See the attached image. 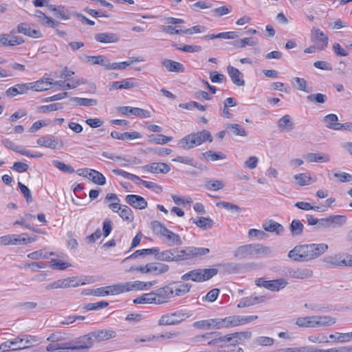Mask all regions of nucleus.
I'll use <instances>...</instances> for the list:
<instances>
[{
  "label": "nucleus",
  "mask_w": 352,
  "mask_h": 352,
  "mask_svg": "<svg viewBox=\"0 0 352 352\" xmlns=\"http://www.w3.org/2000/svg\"><path fill=\"white\" fill-rule=\"evenodd\" d=\"M329 248L326 243H309L295 246L288 253V257L297 262H307L323 254Z\"/></svg>",
  "instance_id": "nucleus-1"
},
{
  "label": "nucleus",
  "mask_w": 352,
  "mask_h": 352,
  "mask_svg": "<svg viewBox=\"0 0 352 352\" xmlns=\"http://www.w3.org/2000/svg\"><path fill=\"white\" fill-rule=\"evenodd\" d=\"M205 141L212 142L211 133L206 130L186 135L179 141L178 145L183 149L188 150L201 145Z\"/></svg>",
  "instance_id": "nucleus-2"
},
{
  "label": "nucleus",
  "mask_w": 352,
  "mask_h": 352,
  "mask_svg": "<svg viewBox=\"0 0 352 352\" xmlns=\"http://www.w3.org/2000/svg\"><path fill=\"white\" fill-rule=\"evenodd\" d=\"M270 249L261 244H248L239 247L234 252V256L240 259L267 254Z\"/></svg>",
  "instance_id": "nucleus-3"
},
{
  "label": "nucleus",
  "mask_w": 352,
  "mask_h": 352,
  "mask_svg": "<svg viewBox=\"0 0 352 352\" xmlns=\"http://www.w3.org/2000/svg\"><path fill=\"white\" fill-rule=\"evenodd\" d=\"M219 272L217 268H199L192 270L181 277L183 281L191 280L194 282L201 283L210 280Z\"/></svg>",
  "instance_id": "nucleus-4"
},
{
  "label": "nucleus",
  "mask_w": 352,
  "mask_h": 352,
  "mask_svg": "<svg viewBox=\"0 0 352 352\" xmlns=\"http://www.w3.org/2000/svg\"><path fill=\"white\" fill-rule=\"evenodd\" d=\"M151 228L155 234L164 237L166 241L169 243V245H180L182 244L179 235L167 229L160 221H154L151 222Z\"/></svg>",
  "instance_id": "nucleus-5"
},
{
  "label": "nucleus",
  "mask_w": 352,
  "mask_h": 352,
  "mask_svg": "<svg viewBox=\"0 0 352 352\" xmlns=\"http://www.w3.org/2000/svg\"><path fill=\"white\" fill-rule=\"evenodd\" d=\"M190 315L185 311L179 310L173 313L164 314L158 320V325H175L188 318Z\"/></svg>",
  "instance_id": "nucleus-6"
},
{
  "label": "nucleus",
  "mask_w": 352,
  "mask_h": 352,
  "mask_svg": "<svg viewBox=\"0 0 352 352\" xmlns=\"http://www.w3.org/2000/svg\"><path fill=\"white\" fill-rule=\"evenodd\" d=\"M184 254L181 253V250L178 248H173L166 250L161 252H157L155 257L157 260L162 261H184Z\"/></svg>",
  "instance_id": "nucleus-7"
},
{
  "label": "nucleus",
  "mask_w": 352,
  "mask_h": 352,
  "mask_svg": "<svg viewBox=\"0 0 352 352\" xmlns=\"http://www.w3.org/2000/svg\"><path fill=\"white\" fill-rule=\"evenodd\" d=\"M37 340L33 336L24 335L21 337L18 336L14 339L10 340V343L12 344V350H22L29 348L33 345V343Z\"/></svg>",
  "instance_id": "nucleus-8"
},
{
  "label": "nucleus",
  "mask_w": 352,
  "mask_h": 352,
  "mask_svg": "<svg viewBox=\"0 0 352 352\" xmlns=\"http://www.w3.org/2000/svg\"><path fill=\"white\" fill-rule=\"evenodd\" d=\"M36 143L41 146L52 149H58L63 146L62 141L53 135L43 136L37 140Z\"/></svg>",
  "instance_id": "nucleus-9"
},
{
  "label": "nucleus",
  "mask_w": 352,
  "mask_h": 352,
  "mask_svg": "<svg viewBox=\"0 0 352 352\" xmlns=\"http://www.w3.org/2000/svg\"><path fill=\"white\" fill-rule=\"evenodd\" d=\"M72 342L75 344L76 350L88 351L94 345V341L91 332L74 338Z\"/></svg>",
  "instance_id": "nucleus-10"
},
{
  "label": "nucleus",
  "mask_w": 352,
  "mask_h": 352,
  "mask_svg": "<svg viewBox=\"0 0 352 352\" xmlns=\"http://www.w3.org/2000/svg\"><path fill=\"white\" fill-rule=\"evenodd\" d=\"M210 252V250L206 248H197L189 246L181 250V253L184 254V261H187L192 258L201 257Z\"/></svg>",
  "instance_id": "nucleus-11"
},
{
  "label": "nucleus",
  "mask_w": 352,
  "mask_h": 352,
  "mask_svg": "<svg viewBox=\"0 0 352 352\" xmlns=\"http://www.w3.org/2000/svg\"><path fill=\"white\" fill-rule=\"evenodd\" d=\"M153 294L156 300L155 304L161 305L166 302L169 298L173 297L174 290L170 286L167 285L153 292Z\"/></svg>",
  "instance_id": "nucleus-12"
},
{
  "label": "nucleus",
  "mask_w": 352,
  "mask_h": 352,
  "mask_svg": "<svg viewBox=\"0 0 352 352\" xmlns=\"http://www.w3.org/2000/svg\"><path fill=\"white\" fill-rule=\"evenodd\" d=\"M192 327L196 329L203 330L210 329H220L221 327V318H211L208 320H202L195 322L192 324Z\"/></svg>",
  "instance_id": "nucleus-13"
},
{
  "label": "nucleus",
  "mask_w": 352,
  "mask_h": 352,
  "mask_svg": "<svg viewBox=\"0 0 352 352\" xmlns=\"http://www.w3.org/2000/svg\"><path fill=\"white\" fill-rule=\"evenodd\" d=\"M118 110L120 113L126 116L133 115L141 118H147L151 117L150 111L138 107L124 106L119 107Z\"/></svg>",
  "instance_id": "nucleus-14"
},
{
  "label": "nucleus",
  "mask_w": 352,
  "mask_h": 352,
  "mask_svg": "<svg viewBox=\"0 0 352 352\" xmlns=\"http://www.w3.org/2000/svg\"><path fill=\"white\" fill-rule=\"evenodd\" d=\"M311 40L317 43L318 50H324L328 45L329 38L320 29L314 28L311 30Z\"/></svg>",
  "instance_id": "nucleus-15"
},
{
  "label": "nucleus",
  "mask_w": 352,
  "mask_h": 352,
  "mask_svg": "<svg viewBox=\"0 0 352 352\" xmlns=\"http://www.w3.org/2000/svg\"><path fill=\"white\" fill-rule=\"evenodd\" d=\"M125 201L127 204L138 210L145 209L148 206L146 199L142 196L138 195H126L125 197Z\"/></svg>",
  "instance_id": "nucleus-16"
},
{
  "label": "nucleus",
  "mask_w": 352,
  "mask_h": 352,
  "mask_svg": "<svg viewBox=\"0 0 352 352\" xmlns=\"http://www.w3.org/2000/svg\"><path fill=\"white\" fill-rule=\"evenodd\" d=\"M142 168L153 173H167L170 170V166L164 162H153L144 166Z\"/></svg>",
  "instance_id": "nucleus-17"
},
{
  "label": "nucleus",
  "mask_w": 352,
  "mask_h": 352,
  "mask_svg": "<svg viewBox=\"0 0 352 352\" xmlns=\"http://www.w3.org/2000/svg\"><path fill=\"white\" fill-rule=\"evenodd\" d=\"M94 343L100 342L113 338L116 336V332L110 329H102L91 331Z\"/></svg>",
  "instance_id": "nucleus-18"
},
{
  "label": "nucleus",
  "mask_w": 352,
  "mask_h": 352,
  "mask_svg": "<svg viewBox=\"0 0 352 352\" xmlns=\"http://www.w3.org/2000/svg\"><path fill=\"white\" fill-rule=\"evenodd\" d=\"M28 85L30 89L43 91L50 89V86L53 85V80L50 78H43L36 82H30Z\"/></svg>",
  "instance_id": "nucleus-19"
},
{
  "label": "nucleus",
  "mask_w": 352,
  "mask_h": 352,
  "mask_svg": "<svg viewBox=\"0 0 352 352\" xmlns=\"http://www.w3.org/2000/svg\"><path fill=\"white\" fill-rule=\"evenodd\" d=\"M227 72L234 85L239 87L245 85L243 75L237 68L228 65L227 67Z\"/></svg>",
  "instance_id": "nucleus-20"
},
{
  "label": "nucleus",
  "mask_w": 352,
  "mask_h": 352,
  "mask_svg": "<svg viewBox=\"0 0 352 352\" xmlns=\"http://www.w3.org/2000/svg\"><path fill=\"white\" fill-rule=\"evenodd\" d=\"M49 10L53 12L54 16L57 19L68 20L71 18L70 12L65 9L63 6L51 5L49 6Z\"/></svg>",
  "instance_id": "nucleus-21"
},
{
  "label": "nucleus",
  "mask_w": 352,
  "mask_h": 352,
  "mask_svg": "<svg viewBox=\"0 0 352 352\" xmlns=\"http://www.w3.org/2000/svg\"><path fill=\"white\" fill-rule=\"evenodd\" d=\"M168 270L169 266L167 264L158 262L149 263V274L153 276L162 275Z\"/></svg>",
  "instance_id": "nucleus-22"
},
{
  "label": "nucleus",
  "mask_w": 352,
  "mask_h": 352,
  "mask_svg": "<svg viewBox=\"0 0 352 352\" xmlns=\"http://www.w3.org/2000/svg\"><path fill=\"white\" fill-rule=\"evenodd\" d=\"M162 65L170 72L183 73L185 70L184 65L177 61L164 59L162 61Z\"/></svg>",
  "instance_id": "nucleus-23"
},
{
  "label": "nucleus",
  "mask_w": 352,
  "mask_h": 352,
  "mask_svg": "<svg viewBox=\"0 0 352 352\" xmlns=\"http://www.w3.org/2000/svg\"><path fill=\"white\" fill-rule=\"evenodd\" d=\"M29 90L28 83L17 84L8 88L6 91V95L8 97H14L17 94H26Z\"/></svg>",
  "instance_id": "nucleus-24"
},
{
  "label": "nucleus",
  "mask_w": 352,
  "mask_h": 352,
  "mask_svg": "<svg viewBox=\"0 0 352 352\" xmlns=\"http://www.w3.org/2000/svg\"><path fill=\"white\" fill-rule=\"evenodd\" d=\"M287 275L293 278L305 279L311 278L313 276V272L309 269H290L287 272Z\"/></svg>",
  "instance_id": "nucleus-25"
},
{
  "label": "nucleus",
  "mask_w": 352,
  "mask_h": 352,
  "mask_svg": "<svg viewBox=\"0 0 352 352\" xmlns=\"http://www.w3.org/2000/svg\"><path fill=\"white\" fill-rule=\"evenodd\" d=\"M265 301V297L263 296H248L246 298H243L239 302L237 307L239 308H243L246 307H250L252 305H254L256 304H259Z\"/></svg>",
  "instance_id": "nucleus-26"
},
{
  "label": "nucleus",
  "mask_w": 352,
  "mask_h": 352,
  "mask_svg": "<svg viewBox=\"0 0 352 352\" xmlns=\"http://www.w3.org/2000/svg\"><path fill=\"white\" fill-rule=\"evenodd\" d=\"M263 229L269 232H275L276 234H280L284 230V227L279 223L274 220H268L263 223Z\"/></svg>",
  "instance_id": "nucleus-27"
},
{
  "label": "nucleus",
  "mask_w": 352,
  "mask_h": 352,
  "mask_svg": "<svg viewBox=\"0 0 352 352\" xmlns=\"http://www.w3.org/2000/svg\"><path fill=\"white\" fill-rule=\"evenodd\" d=\"M315 327H329L337 322L336 318L330 316H315Z\"/></svg>",
  "instance_id": "nucleus-28"
},
{
  "label": "nucleus",
  "mask_w": 352,
  "mask_h": 352,
  "mask_svg": "<svg viewBox=\"0 0 352 352\" xmlns=\"http://www.w3.org/2000/svg\"><path fill=\"white\" fill-rule=\"evenodd\" d=\"M278 127L281 131H289L294 129V122L289 115H285L278 121Z\"/></svg>",
  "instance_id": "nucleus-29"
},
{
  "label": "nucleus",
  "mask_w": 352,
  "mask_h": 352,
  "mask_svg": "<svg viewBox=\"0 0 352 352\" xmlns=\"http://www.w3.org/2000/svg\"><path fill=\"white\" fill-rule=\"evenodd\" d=\"M111 86L112 88L115 89H129L136 87L138 86V83L135 82L132 78H127L121 81L113 82Z\"/></svg>",
  "instance_id": "nucleus-30"
},
{
  "label": "nucleus",
  "mask_w": 352,
  "mask_h": 352,
  "mask_svg": "<svg viewBox=\"0 0 352 352\" xmlns=\"http://www.w3.org/2000/svg\"><path fill=\"white\" fill-rule=\"evenodd\" d=\"M329 227L336 228L342 226L347 220L346 216L340 214H333L327 217Z\"/></svg>",
  "instance_id": "nucleus-31"
},
{
  "label": "nucleus",
  "mask_w": 352,
  "mask_h": 352,
  "mask_svg": "<svg viewBox=\"0 0 352 352\" xmlns=\"http://www.w3.org/2000/svg\"><path fill=\"white\" fill-rule=\"evenodd\" d=\"M107 295H116L124 292H127L129 288L126 287V282L124 283L116 284L110 286H107Z\"/></svg>",
  "instance_id": "nucleus-32"
},
{
  "label": "nucleus",
  "mask_w": 352,
  "mask_h": 352,
  "mask_svg": "<svg viewBox=\"0 0 352 352\" xmlns=\"http://www.w3.org/2000/svg\"><path fill=\"white\" fill-rule=\"evenodd\" d=\"M95 39L102 43H116L118 41L116 34L109 32L97 34L95 35Z\"/></svg>",
  "instance_id": "nucleus-33"
},
{
  "label": "nucleus",
  "mask_w": 352,
  "mask_h": 352,
  "mask_svg": "<svg viewBox=\"0 0 352 352\" xmlns=\"http://www.w3.org/2000/svg\"><path fill=\"white\" fill-rule=\"evenodd\" d=\"M287 285V282L283 278H278L268 280L267 289L272 292H278Z\"/></svg>",
  "instance_id": "nucleus-34"
},
{
  "label": "nucleus",
  "mask_w": 352,
  "mask_h": 352,
  "mask_svg": "<svg viewBox=\"0 0 352 352\" xmlns=\"http://www.w3.org/2000/svg\"><path fill=\"white\" fill-rule=\"evenodd\" d=\"M192 223L203 230H208L213 226L214 221L209 217H201L198 219H192Z\"/></svg>",
  "instance_id": "nucleus-35"
},
{
  "label": "nucleus",
  "mask_w": 352,
  "mask_h": 352,
  "mask_svg": "<svg viewBox=\"0 0 352 352\" xmlns=\"http://www.w3.org/2000/svg\"><path fill=\"white\" fill-rule=\"evenodd\" d=\"M87 58L92 64H97L103 66L107 69H110V60L103 56H87Z\"/></svg>",
  "instance_id": "nucleus-36"
},
{
  "label": "nucleus",
  "mask_w": 352,
  "mask_h": 352,
  "mask_svg": "<svg viewBox=\"0 0 352 352\" xmlns=\"http://www.w3.org/2000/svg\"><path fill=\"white\" fill-rule=\"evenodd\" d=\"M315 316L301 317L296 319V324L299 327H315Z\"/></svg>",
  "instance_id": "nucleus-37"
},
{
  "label": "nucleus",
  "mask_w": 352,
  "mask_h": 352,
  "mask_svg": "<svg viewBox=\"0 0 352 352\" xmlns=\"http://www.w3.org/2000/svg\"><path fill=\"white\" fill-rule=\"evenodd\" d=\"M258 44V39L255 37H248L234 41L233 45L238 48H243L247 45L254 46Z\"/></svg>",
  "instance_id": "nucleus-38"
},
{
  "label": "nucleus",
  "mask_w": 352,
  "mask_h": 352,
  "mask_svg": "<svg viewBox=\"0 0 352 352\" xmlns=\"http://www.w3.org/2000/svg\"><path fill=\"white\" fill-rule=\"evenodd\" d=\"M159 251L158 248H148V249H142V250H138L134 252L132 254L126 257L125 260H129L138 258L139 256H145L146 255L149 254H155L157 252Z\"/></svg>",
  "instance_id": "nucleus-39"
},
{
  "label": "nucleus",
  "mask_w": 352,
  "mask_h": 352,
  "mask_svg": "<svg viewBox=\"0 0 352 352\" xmlns=\"http://www.w3.org/2000/svg\"><path fill=\"white\" fill-rule=\"evenodd\" d=\"M306 160L309 162H327L330 160L329 156L322 153H308L306 157Z\"/></svg>",
  "instance_id": "nucleus-40"
},
{
  "label": "nucleus",
  "mask_w": 352,
  "mask_h": 352,
  "mask_svg": "<svg viewBox=\"0 0 352 352\" xmlns=\"http://www.w3.org/2000/svg\"><path fill=\"white\" fill-rule=\"evenodd\" d=\"M155 302L156 300L153 292L144 294L133 300L134 304H155Z\"/></svg>",
  "instance_id": "nucleus-41"
},
{
  "label": "nucleus",
  "mask_w": 352,
  "mask_h": 352,
  "mask_svg": "<svg viewBox=\"0 0 352 352\" xmlns=\"http://www.w3.org/2000/svg\"><path fill=\"white\" fill-rule=\"evenodd\" d=\"M303 229L304 225L298 219H294L289 226V230L294 236H300Z\"/></svg>",
  "instance_id": "nucleus-42"
},
{
  "label": "nucleus",
  "mask_w": 352,
  "mask_h": 352,
  "mask_svg": "<svg viewBox=\"0 0 352 352\" xmlns=\"http://www.w3.org/2000/svg\"><path fill=\"white\" fill-rule=\"evenodd\" d=\"M238 325H239V316H230L221 319V329Z\"/></svg>",
  "instance_id": "nucleus-43"
},
{
  "label": "nucleus",
  "mask_w": 352,
  "mask_h": 352,
  "mask_svg": "<svg viewBox=\"0 0 352 352\" xmlns=\"http://www.w3.org/2000/svg\"><path fill=\"white\" fill-rule=\"evenodd\" d=\"M118 214L124 221L128 222H132L133 221V212L128 206L123 205Z\"/></svg>",
  "instance_id": "nucleus-44"
},
{
  "label": "nucleus",
  "mask_w": 352,
  "mask_h": 352,
  "mask_svg": "<svg viewBox=\"0 0 352 352\" xmlns=\"http://www.w3.org/2000/svg\"><path fill=\"white\" fill-rule=\"evenodd\" d=\"M227 129L232 132L234 135L245 137L248 133L245 129L238 124H228Z\"/></svg>",
  "instance_id": "nucleus-45"
},
{
  "label": "nucleus",
  "mask_w": 352,
  "mask_h": 352,
  "mask_svg": "<svg viewBox=\"0 0 352 352\" xmlns=\"http://www.w3.org/2000/svg\"><path fill=\"white\" fill-rule=\"evenodd\" d=\"M172 137H168L164 135L160 134L157 135H152L148 136V141L149 142H154L159 144H164L172 140Z\"/></svg>",
  "instance_id": "nucleus-46"
},
{
  "label": "nucleus",
  "mask_w": 352,
  "mask_h": 352,
  "mask_svg": "<svg viewBox=\"0 0 352 352\" xmlns=\"http://www.w3.org/2000/svg\"><path fill=\"white\" fill-rule=\"evenodd\" d=\"M71 100L74 101L77 105L80 106L90 107L97 104V100L96 99L74 97L71 98Z\"/></svg>",
  "instance_id": "nucleus-47"
},
{
  "label": "nucleus",
  "mask_w": 352,
  "mask_h": 352,
  "mask_svg": "<svg viewBox=\"0 0 352 352\" xmlns=\"http://www.w3.org/2000/svg\"><path fill=\"white\" fill-rule=\"evenodd\" d=\"M82 294L84 296H107V290L105 287H99L97 289H85L82 292Z\"/></svg>",
  "instance_id": "nucleus-48"
},
{
  "label": "nucleus",
  "mask_w": 352,
  "mask_h": 352,
  "mask_svg": "<svg viewBox=\"0 0 352 352\" xmlns=\"http://www.w3.org/2000/svg\"><path fill=\"white\" fill-rule=\"evenodd\" d=\"M219 335L214 336V338L208 342V346H219L221 348L228 346V344H226L225 338L223 336H221V333L218 331Z\"/></svg>",
  "instance_id": "nucleus-49"
},
{
  "label": "nucleus",
  "mask_w": 352,
  "mask_h": 352,
  "mask_svg": "<svg viewBox=\"0 0 352 352\" xmlns=\"http://www.w3.org/2000/svg\"><path fill=\"white\" fill-rule=\"evenodd\" d=\"M327 96L320 93L310 94L307 96V101L317 104H323L327 101Z\"/></svg>",
  "instance_id": "nucleus-50"
},
{
  "label": "nucleus",
  "mask_w": 352,
  "mask_h": 352,
  "mask_svg": "<svg viewBox=\"0 0 352 352\" xmlns=\"http://www.w3.org/2000/svg\"><path fill=\"white\" fill-rule=\"evenodd\" d=\"M2 144L7 148L10 150L15 151L16 153H20L21 155V152H23V147L22 146H19L16 144L14 142H12L9 139L4 138L1 140Z\"/></svg>",
  "instance_id": "nucleus-51"
},
{
  "label": "nucleus",
  "mask_w": 352,
  "mask_h": 352,
  "mask_svg": "<svg viewBox=\"0 0 352 352\" xmlns=\"http://www.w3.org/2000/svg\"><path fill=\"white\" fill-rule=\"evenodd\" d=\"M204 157L208 161H217L226 158V155L222 153H215L212 151H208L203 153Z\"/></svg>",
  "instance_id": "nucleus-52"
},
{
  "label": "nucleus",
  "mask_w": 352,
  "mask_h": 352,
  "mask_svg": "<svg viewBox=\"0 0 352 352\" xmlns=\"http://www.w3.org/2000/svg\"><path fill=\"white\" fill-rule=\"evenodd\" d=\"M217 206L219 208H223L227 210L237 213H239L241 211V209L239 206L227 201L219 202L217 204Z\"/></svg>",
  "instance_id": "nucleus-53"
},
{
  "label": "nucleus",
  "mask_w": 352,
  "mask_h": 352,
  "mask_svg": "<svg viewBox=\"0 0 352 352\" xmlns=\"http://www.w3.org/2000/svg\"><path fill=\"white\" fill-rule=\"evenodd\" d=\"M179 107L182 109H186L188 110H192L194 108H197L199 111H204L206 110L207 107L205 105H202L197 102L191 101L188 103H182L179 105Z\"/></svg>",
  "instance_id": "nucleus-54"
},
{
  "label": "nucleus",
  "mask_w": 352,
  "mask_h": 352,
  "mask_svg": "<svg viewBox=\"0 0 352 352\" xmlns=\"http://www.w3.org/2000/svg\"><path fill=\"white\" fill-rule=\"evenodd\" d=\"M300 186H306L311 184V177L307 173H299L294 176Z\"/></svg>",
  "instance_id": "nucleus-55"
},
{
  "label": "nucleus",
  "mask_w": 352,
  "mask_h": 352,
  "mask_svg": "<svg viewBox=\"0 0 352 352\" xmlns=\"http://www.w3.org/2000/svg\"><path fill=\"white\" fill-rule=\"evenodd\" d=\"M224 187V184L219 180H209L206 182L205 188L210 190H219Z\"/></svg>",
  "instance_id": "nucleus-56"
},
{
  "label": "nucleus",
  "mask_w": 352,
  "mask_h": 352,
  "mask_svg": "<svg viewBox=\"0 0 352 352\" xmlns=\"http://www.w3.org/2000/svg\"><path fill=\"white\" fill-rule=\"evenodd\" d=\"M52 164L60 170L67 173H73L74 172V169L72 166L65 164V163L60 162L58 160H54L52 162Z\"/></svg>",
  "instance_id": "nucleus-57"
},
{
  "label": "nucleus",
  "mask_w": 352,
  "mask_h": 352,
  "mask_svg": "<svg viewBox=\"0 0 352 352\" xmlns=\"http://www.w3.org/2000/svg\"><path fill=\"white\" fill-rule=\"evenodd\" d=\"M172 46L179 50L189 53L198 52L201 50V47L199 45H185L183 47H179L177 44H173Z\"/></svg>",
  "instance_id": "nucleus-58"
},
{
  "label": "nucleus",
  "mask_w": 352,
  "mask_h": 352,
  "mask_svg": "<svg viewBox=\"0 0 352 352\" xmlns=\"http://www.w3.org/2000/svg\"><path fill=\"white\" fill-rule=\"evenodd\" d=\"M292 83L296 85L297 89L305 92H309V91L307 89V82L305 79L295 77L292 79Z\"/></svg>",
  "instance_id": "nucleus-59"
},
{
  "label": "nucleus",
  "mask_w": 352,
  "mask_h": 352,
  "mask_svg": "<svg viewBox=\"0 0 352 352\" xmlns=\"http://www.w3.org/2000/svg\"><path fill=\"white\" fill-rule=\"evenodd\" d=\"M109 305V303L106 301H100L97 302H91L86 304L84 307V309L88 311L91 310H97L100 309H103L107 307Z\"/></svg>",
  "instance_id": "nucleus-60"
},
{
  "label": "nucleus",
  "mask_w": 352,
  "mask_h": 352,
  "mask_svg": "<svg viewBox=\"0 0 352 352\" xmlns=\"http://www.w3.org/2000/svg\"><path fill=\"white\" fill-rule=\"evenodd\" d=\"M18 187L19 188L21 193L23 195V197L25 199L27 203H31L32 201V197L30 189L25 184L20 182H18Z\"/></svg>",
  "instance_id": "nucleus-61"
},
{
  "label": "nucleus",
  "mask_w": 352,
  "mask_h": 352,
  "mask_svg": "<svg viewBox=\"0 0 352 352\" xmlns=\"http://www.w3.org/2000/svg\"><path fill=\"white\" fill-rule=\"evenodd\" d=\"M254 343L261 346H272L274 344V340L267 336H260L254 339Z\"/></svg>",
  "instance_id": "nucleus-62"
},
{
  "label": "nucleus",
  "mask_w": 352,
  "mask_h": 352,
  "mask_svg": "<svg viewBox=\"0 0 352 352\" xmlns=\"http://www.w3.org/2000/svg\"><path fill=\"white\" fill-rule=\"evenodd\" d=\"M69 266H71L70 263L63 260H52V267L54 270H64Z\"/></svg>",
  "instance_id": "nucleus-63"
},
{
  "label": "nucleus",
  "mask_w": 352,
  "mask_h": 352,
  "mask_svg": "<svg viewBox=\"0 0 352 352\" xmlns=\"http://www.w3.org/2000/svg\"><path fill=\"white\" fill-rule=\"evenodd\" d=\"M192 285L189 283H182L180 284L177 288L175 289V296H179L186 294L188 293Z\"/></svg>",
  "instance_id": "nucleus-64"
}]
</instances>
